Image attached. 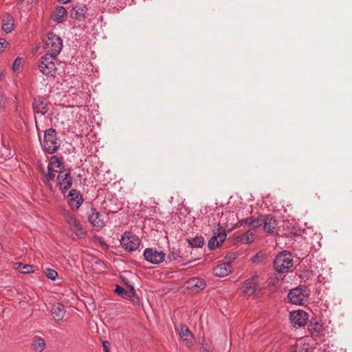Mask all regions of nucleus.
<instances>
[{
  "label": "nucleus",
  "mask_w": 352,
  "mask_h": 352,
  "mask_svg": "<svg viewBox=\"0 0 352 352\" xmlns=\"http://www.w3.org/2000/svg\"><path fill=\"white\" fill-rule=\"evenodd\" d=\"M225 232H219L217 235L213 236L208 241V246L210 250H214L218 248L220 243H223L226 239Z\"/></svg>",
  "instance_id": "obj_20"
},
{
  "label": "nucleus",
  "mask_w": 352,
  "mask_h": 352,
  "mask_svg": "<svg viewBox=\"0 0 352 352\" xmlns=\"http://www.w3.org/2000/svg\"><path fill=\"white\" fill-rule=\"evenodd\" d=\"M308 329L312 336H318L323 334L324 327L322 323L316 322H311L309 325Z\"/></svg>",
  "instance_id": "obj_24"
},
{
  "label": "nucleus",
  "mask_w": 352,
  "mask_h": 352,
  "mask_svg": "<svg viewBox=\"0 0 352 352\" xmlns=\"http://www.w3.org/2000/svg\"><path fill=\"white\" fill-rule=\"evenodd\" d=\"M14 29L13 20L11 18H8L6 20H3L2 24V30L6 33H10Z\"/></svg>",
  "instance_id": "obj_30"
},
{
  "label": "nucleus",
  "mask_w": 352,
  "mask_h": 352,
  "mask_svg": "<svg viewBox=\"0 0 352 352\" xmlns=\"http://www.w3.org/2000/svg\"><path fill=\"white\" fill-rule=\"evenodd\" d=\"M62 164L63 161L61 158L56 155H52L50 159L47 168L55 170H61Z\"/></svg>",
  "instance_id": "obj_26"
},
{
  "label": "nucleus",
  "mask_w": 352,
  "mask_h": 352,
  "mask_svg": "<svg viewBox=\"0 0 352 352\" xmlns=\"http://www.w3.org/2000/svg\"><path fill=\"white\" fill-rule=\"evenodd\" d=\"M65 220L68 225L69 229L78 238L82 239L85 237L87 232L83 228L80 221L76 217L69 212L65 214Z\"/></svg>",
  "instance_id": "obj_5"
},
{
  "label": "nucleus",
  "mask_w": 352,
  "mask_h": 352,
  "mask_svg": "<svg viewBox=\"0 0 352 352\" xmlns=\"http://www.w3.org/2000/svg\"><path fill=\"white\" fill-rule=\"evenodd\" d=\"M115 292L121 297L125 299H131L136 295L135 290L133 286H131L130 291H126L124 288L121 286L117 285Z\"/></svg>",
  "instance_id": "obj_22"
},
{
  "label": "nucleus",
  "mask_w": 352,
  "mask_h": 352,
  "mask_svg": "<svg viewBox=\"0 0 352 352\" xmlns=\"http://www.w3.org/2000/svg\"><path fill=\"white\" fill-rule=\"evenodd\" d=\"M186 286L187 289L197 293L206 287V283L203 278L193 277L186 283Z\"/></svg>",
  "instance_id": "obj_11"
},
{
  "label": "nucleus",
  "mask_w": 352,
  "mask_h": 352,
  "mask_svg": "<svg viewBox=\"0 0 352 352\" xmlns=\"http://www.w3.org/2000/svg\"><path fill=\"white\" fill-rule=\"evenodd\" d=\"M22 65H23V58L21 57H17L13 63V65H12L13 71L14 72H19L21 70Z\"/></svg>",
  "instance_id": "obj_33"
},
{
  "label": "nucleus",
  "mask_w": 352,
  "mask_h": 352,
  "mask_svg": "<svg viewBox=\"0 0 352 352\" xmlns=\"http://www.w3.org/2000/svg\"><path fill=\"white\" fill-rule=\"evenodd\" d=\"M18 270L24 274L30 273L34 271V267L33 265L20 263L18 267Z\"/></svg>",
  "instance_id": "obj_32"
},
{
  "label": "nucleus",
  "mask_w": 352,
  "mask_h": 352,
  "mask_svg": "<svg viewBox=\"0 0 352 352\" xmlns=\"http://www.w3.org/2000/svg\"><path fill=\"white\" fill-rule=\"evenodd\" d=\"M45 54L58 56L63 50V41L54 32H49L43 40Z\"/></svg>",
  "instance_id": "obj_1"
},
{
  "label": "nucleus",
  "mask_w": 352,
  "mask_h": 352,
  "mask_svg": "<svg viewBox=\"0 0 352 352\" xmlns=\"http://www.w3.org/2000/svg\"><path fill=\"white\" fill-rule=\"evenodd\" d=\"M57 61L56 56L47 54L42 56L38 65L40 72L46 76H55Z\"/></svg>",
  "instance_id": "obj_2"
},
{
  "label": "nucleus",
  "mask_w": 352,
  "mask_h": 352,
  "mask_svg": "<svg viewBox=\"0 0 352 352\" xmlns=\"http://www.w3.org/2000/svg\"><path fill=\"white\" fill-rule=\"evenodd\" d=\"M67 16V12L65 7L57 6L54 11L52 19L58 23L64 22Z\"/></svg>",
  "instance_id": "obj_21"
},
{
  "label": "nucleus",
  "mask_w": 352,
  "mask_h": 352,
  "mask_svg": "<svg viewBox=\"0 0 352 352\" xmlns=\"http://www.w3.org/2000/svg\"><path fill=\"white\" fill-rule=\"evenodd\" d=\"M187 242L192 248H201L204 244V237L199 236H195L194 238L188 239Z\"/></svg>",
  "instance_id": "obj_27"
},
{
  "label": "nucleus",
  "mask_w": 352,
  "mask_h": 352,
  "mask_svg": "<svg viewBox=\"0 0 352 352\" xmlns=\"http://www.w3.org/2000/svg\"><path fill=\"white\" fill-rule=\"evenodd\" d=\"M239 239V241L241 243H251L254 240V234H253V232L249 230L243 233L242 235H241Z\"/></svg>",
  "instance_id": "obj_29"
},
{
  "label": "nucleus",
  "mask_w": 352,
  "mask_h": 352,
  "mask_svg": "<svg viewBox=\"0 0 352 352\" xmlns=\"http://www.w3.org/2000/svg\"><path fill=\"white\" fill-rule=\"evenodd\" d=\"M109 346H110L109 342H108L107 340L102 341V348H103L104 352H110L109 350Z\"/></svg>",
  "instance_id": "obj_37"
},
{
  "label": "nucleus",
  "mask_w": 352,
  "mask_h": 352,
  "mask_svg": "<svg viewBox=\"0 0 352 352\" xmlns=\"http://www.w3.org/2000/svg\"><path fill=\"white\" fill-rule=\"evenodd\" d=\"M308 297L306 287L300 286L291 289L288 294V298L292 304L300 305Z\"/></svg>",
  "instance_id": "obj_7"
},
{
  "label": "nucleus",
  "mask_w": 352,
  "mask_h": 352,
  "mask_svg": "<svg viewBox=\"0 0 352 352\" xmlns=\"http://www.w3.org/2000/svg\"><path fill=\"white\" fill-rule=\"evenodd\" d=\"M33 109L35 113H41L42 116L45 115L47 111L46 104L40 98L35 99L33 103Z\"/></svg>",
  "instance_id": "obj_23"
},
{
  "label": "nucleus",
  "mask_w": 352,
  "mask_h": 352,
  "mask_svg": "<svg viewBox=\"0 0 352 352\" xmlns=\"http://www.w3.org/2000/svg\"><path fill=\"white\" fill-rule=\"evenodd\" d=\"M32 346L36 352H41L45 349V342L39 337H36L32 343Z\"/></svg>",
  "instance_id": "obj_28"
},
{
  "label": "nucleus",
  "mask_w": 352,
  "mask_h": 352,
  "mask_svg": "<svg viewBox=\"0 0 352 352\" xmlns=\"http://www.w3.org/2000/svg\"><path fill=\"white\" fill-rule=\"evenodd\" d=\"M232 270V267L229 261H225L214 267L213 274L218 277H225L229 275Z\"/></svg>",
  "instance_id": "obj_15"
},
{
  "label": "nucleus",
  "mask_w": 352,
  "mask_h": 352,
  "mask_svg": "<svg viewBox=\"0 0 352 352\" xmlns=\"http://www.w3.org/2000/svg\"><path fill=\"white\" fill-rule=\"evenodd\" d=\"M143 256L146 261L152 264H160L165 258V253L162 251H158L155 248H146L143 252Z\"/></svg>",
  "instance_id": "obj_9"
},
{
  "label": "nucleus",
  "mask_w": 352,
  "mask_h": 352,
  "mask_svg": "<svg viewBox=\"0 0 352 352\" xmlns=\"http://www.w3.org/2000/svg\"><path fill=\"white\" fill-rule=\"evenodd\" d=\"M37 166H38V170H40L43 174H44V173H45V167H44V166H43L41 163L38 162V164H37Z\"/></svg>",
  "instance_id": "obj_40"
},
{
  "label": "nucleus",
  "mask_w": 352,
  "mask_h": 352,
  "mask_svg": "<svg viewBox=\"0 0 352 352\" xmlns=\"http://www.w3.org/2000/svg\"><path fill=\"white\" fill-rule=\"evenodd\" d=\"M243 292L245 294L248 296L254 294L258 287V276L254 274L247 279L243 283Z\"/></svg>",
  "instance_id": "obj_12"
},
{
  "label": "nucleus",
  "mask_w": 352,
  "mask_h": 352,
  "mask_svg": "<svg viewBox=\"0 0 352 352\" xmlns=\"http://www.w3.org/2000/svg\"><path fill=\"white\" fill-rule=\"evenodd\" d=\"M71 0H60V1L62 3H68L69 1H70Z\"/></svg>",
  "instance_id": "obj_41"
},
{
  "label": "nucleus",
  "mask_w": 352,
  "mask_h": 352,
  "mask_svg": "<svg viewBox=\"0 0 352 352\" xmlns=\"http://www.w3.org/2000/svg\"><path fill=\"white\" fill-rule=\"evenodd\" d=\"M307 319V314L302 310L294 311L290 313V320L294 327L305 326Z\"/></svg>",
  "instance_id": "obj_10"
},
{
  "label": "nucleus",
  "mask_w": 352,
  "mask_h": 352,
  "mask_svg": "<svg viewBox=\"0 0 352 352\" xmlns=\"http://www.w3.org/2000/svg\"><path fill=\"white\" fill-rule=\"evenodd\" d=\"M277 224V220L272 215H263L262 225L265 232L273 233Z\"/></svg>",
  "instance_id": "obj_17"
},
{
  "label": "nucleus",
  "mask_w": 352,
  "mask_h": 352,
  "mask_svg": "<svg viewBox=\"0 0 352 352\" xmlns=\"http://www.w3.org/2000/svg\"><path fill=\"white\" fill-rule=\"evenodd\" d=\"M293 265L292 255L289 252L278 253L274 260V267L278 273H286Z\"/></svg>",
  "instance_id": "obj_4"
},
{
  "label": "nucleus",
  "mask_w": 352,
  "mask_h": 352,
  "mask_svg": "<svg viewBox=\"0 0 352 352\" xmlns=\"http://www.w3.org/2000/svg\"><path fill=\"white\" fill-rule=\"evenodd\" d=\"M45 276L52 280H54L58 276V273L53 269H47Z\"/></svg>",
  "instance_id": "obj_35"
},
{
  "label": "nucleus",
  "mask_w": 352,
  "mask_h": 352,
  "mask_svg": "<svg viewBox=\"0 0 352 352\" xmlns=\"http://www.w3.org/2000/svg\"><path fill=\"white\" fill-rule=\"evenodd\" d=\"M265 254L262 251H259L252 258V262L256 264L260 263L265 258Z\"/></svg>",
  "instance_id": "obj_34"
},
{
  "label": "nucleus",
  "mask_w": 352,
  "mask_h": 352,
  "mask_svg": "<svg viewBox=\"0 0 352 352\" xmlns=\"http://www.w3.org/2000/svg\"><path fill=\"white\" fill-rule=\"evenodd\" d=\"M68 201L72 208L78 209L82 205L83 199L80 191L72 189L68 195Z\"/></svg>",
  "instance_id": "obj_14"
},
{
  "label": "nucleus",
  "mask_w": 352,
  "mask_h": 352,
  "mask_svg": "<svg viewBox=\"0 0 352 352\" xmlns=\"http://www.w3.org/2000/svg\"><path fill=\"white\" fill-rule=\"evenodd\" d=\"M202 352H212V349L210 345H204L201 347Z\"/></svg>",
  "instance_id": "obj_39"
},
{
  "label": "nucleus",
  "mask_w": 352,
  "mask_h": 352,
  "mask_svg": "<svg viewBox=\"0 0 352 352\" xmlns=\"http://www.w3.org/2000/svg\"><path fill=\"white\" fill-rule=\"evenodd\" d=\"M140 238L130 232H124L120 239V243L127 251H134L137 250L140 244Z\"/></svg>",
  "instance_id": "obj_6"
},
{
  "label": "nucleus",
  "mask_w": 352,
  "mask_h": 352,
  "mask_svg": "<svg viewBox=\"0 0 352 352\" xmlns=\"http://www.w3.org/2000/svg\"><path fill=\"white\" fill-rule=\"evenodd\" d=\"M60 144L56 130L52 128L46 129L44 133L43 142L41 144L43 149L52 154L59 148Z\"/></svg>",
  "instance_id": "obj_3"
},
{
  "label": "nucleus",
  "mask_w": 352,
  "mask_h": 352,
  "mask_svg": "<svg viewBox=\"0 0 352 352\" xmlns=\"http://www.w3.org/2000/svg\"><path fill=\"white\" fill-rule=\"evenodd\" d=\"M8 41L3 38H0V52H3L6 50V48L8 47Z\"/></svg>",
  "instance_id": "obj_36"
},
{
  "label": "nucleus",
  "mask_w": 352,
  "mask_h": 352,
  "mask_svg": "<svg viewBox=\"0 0 352 352\" xmlns=\"http://www.w3.org/2000/svg\"><path fill=\"white\" fill-rule=\"evenodd\" d=\"M179 336L183 340H189L192 338V333L186 326H181Z\"/></svg>",
  "instance_id": "obj_31"
},
{
  "label": "nucleus",
  "mask_w": 352,
  "mask_h": 352,
  "mask_svg": "<svg viewBox=\"0 0 352 352\" xmlns=\"http://www.w3.org/2000/svg\"><path fill=\"white\" fill-rule=\"evenodd\" d=\"M55 169H52L47 168V172L43 174V182L50 189V190H53V186L51 184V181L55 177Z\"/></svg>",
  "instance_id": "obj_25"
},
{
  "label": "nucleus",
  "mask_w": 352,
  "mask_h": 352,
  "mask_svg": "<svg viewBox=\"0 0 352 352\" xmlns=\"http://www.w3.org/2000/svg\"><path fill=\"white\" fill-rule=\"evenodd\" d=\"M263 224V215H259L257 217H250L241 220V225H244L256 229L261 227Z\"/></svg>",
  "instance_id": "obj_18"
},
{
  "label": "nucleus",
  "mask_w": 352,
  "mask_h": 352,
  "mask_svg": "<svg viewBox=\"0 0 352 352\" xmlns=\"http://www.w3.org/2000/svg\"><path fill=\"white\" fill-rule=\"evenodd\" d=\"M234 259H235V254L233 253H230V254H227L225 258L226 261H229L230 263L232 261H233Z\"/></svg>",
  "instance_id": "obj_38"
},
{
  "label": "nucleus",
  "mask_w": 352,
  "mask_h": 352,
  "mask_svg": "<svg viewBox=\"0 0 352 352\" xmlns=\"http://www.w3.org/2000/svg\"><path fill=\"white\" fill-rule=\"evenodd\" d=\"M51 313L56 321H61L65 316L66 309L63 305L57 303L53 305Z\"/></svg>",
  "instance_id": "obj_19"
},
{
  "label": "nucleus",
  "mask_w": 352,
  "mask_h": 352,
  "mask_svg": "<svg viewBox=\"0 0 352 352\" xmlns=\"http://www.w3.org/2000/svg\"><path fill=\"white\" fill-rule=\"evenodd\" d=\"M58 175L56 177V185L59 187L63 193L68 190L72 185L73 179L71 175L70 169L65 173L62 170H54Z\"/></svg>",
  "instance_id": "obj_8"
},
{
  "label": "nucleus",
  "mask_w": 352,
  "mask_h": 352,
  "mask_svg": "<svg viewBox=\"0 0 352 352\" xmlns=\"http://www.w3.org/2000/svg\"><path fill=\"white\" fill-rule=\"evenodd\" d=\"M88 220L95 227L102 228L104 222L101 219V214L96 208H91L88 212Z\"/></svg>",
  "instance_id": "obj_16"
},
{
  "label": "nucleus",
  "mask_w": 352,
  "mask_h": 352,
  "mask_svg": "<svg viewBox=\"0 0 352 352\" xmlns=\"http://www.w3.org/2000/svg\"><path fill=\"white\" fill-rule=\"evenodd\" d=\"M87 8L85 5L78 3L75 5L70 12L71 17L78 21H82L85 19Z\"/></svg>",
  "instance_id": "obj_13"
},
{
  "label": "nucleus",
  "mask_w": 352,
  "mask_h": 352,
  "mask_svg": "<svg viewBox=\"0 0 352 352\" xmlns=\"http://www.w3.org/2000/svg\"><path fill=\"white\" fill-rule=\"evenodd\" d=\"M309 274V272H306L303 273V276H305L306 278H308Z\"/></svg>",
  "instance_id": "obj_42"
}]
</instances>
